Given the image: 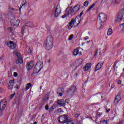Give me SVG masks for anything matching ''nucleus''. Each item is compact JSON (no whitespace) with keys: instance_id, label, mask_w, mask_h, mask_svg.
I'll return each instance as SVG.
<instances>
[{"instance_id":"nucleus-1","label":"nucleus","mask_w":124,"mask_h":124,"mask_svg":"<svg viewBox=\"0 0 124 124\" xmlns=\"http://www.w3.org/2000/svg\"><path fill=\"white\" fill-rule=\"evenodd\" d=\"M53 42H54L53 36L51 35L47 36L46 41L44 42L45 49L50 51L53 48Z\"/></svg>"},{"instance_id":"nucleus-2","label":"nucleus","mask_w":124,"mask_h":124,"mask_svg":"<svg viewBox=\"0 0 124 124\" xmlns=\"http://www.w3.org/2000/svg\"><path fill=\"white\" fill-rule=\"evenodd\" d=\"M98 18L100 21L99 24L98 25V29L102 30L105 22L107 21V15L105 13H101L99 14Z\"/></svg>"},{"instance_id":"nucleus-3","label":"nucleus","mask_w":124,"mask_h":124,"mask_svg":"<svg viewBox=\"0 0 124 124\" xmlns=\"http://www.w3.org/2000/svg\"><path fill=\"white\" fill-rule=\"evenodd\" d=\"M57 120L60 124H74V123L69 119L68 115H66L64 114L63 115H61L58 118Z\"/></svg>"},{"instance_id":"nucleus-4","label":"nucleus","mask_w":124,"mask_h":124,"mask_svg":"<svg viewBox=\"0 0 124 124\" xmlns=\"http://www.w3.org/2000/svg\"><path fill=\"white\" fill-rule=\"evenodd\" d=\"M69 8L71 16H73L74 15H75L79 10H80V8H81V5H80V4H77L74 7L72 8V6H71Z\"/></svg>"},{"instance_id":"nucleus-5","label":"nucleus","mask_w":124,"mask_h":124,"mask_svg":"<svg viewBox=\"0 0 124 124\" xmlns=\"http://www.w3.org/2000/svg\"><path fill=\"white\" fill-rule=\"evenodd\" d=\"M42 68H43V62L41 61H39L35 64L33 70L36 74H38L41 71Z\"/></svg>"},{"instance_id":"nucleus-6","label":"nucleus","mask_w":124,"mask_h":124,"mask_svg":"<svg viewBox=\"0 0 124 124\" xmlns=\"http://www.w3.org/2000/svg\"><path fill=\"white\" fill-rule=\"evenodd\" d=\"M124 8L121 9L118 14L117 15V16L115 19V22L117 23H120L122 20H123V18L124 17Z\"/></svg>"},{"instance_id":"nucleus-7","label":"nucleus","mask_w":124,"mask_h":124,"mask_svg":"<svg viewBox=\"0 0 124 124\" xmlns=\"http://www.w3.org/2000/svg\"><path fill=\"white\" fill-rule=\"evenodd\" d=\"M6 101L3 100L0 102V116H1L3 114V111L5 107H6V104H5Z\"/></svg>"},{"instance_id":"nucleus-8","label":"nucleus","mask_w":124,"mask_h":124,"mask_svg":"<svg viewBox=\"0 0 124 124\" xmlns=\"http://www.w3.org/2000/svg\"><path fill=\"white\" fill-rule=\"evenodd\" d=\"M5 44L7 47H9L11 50H14L17 46V44L15 43L13 41L6 42Z\"/></svg>"},{"instance_id":"nucleus-9","label":"nucleus","mask_w":124,"mask_h":124,"mask_svg":"<svg viewBox=\"0 0 124 124\" xmlns=\"http://www.w3.org/2000/svg\"><path fill=\"white\" fill-rule=\"evenodd\" d=\"M61 13H62V8L59 7V5H58L54 11V18H58L61 15Z\"/></svg>"},{"instance_id":"nucleus-10","label":"nucleus","mask_w":124,"mask_h":124,"mask_svg":"<svg viewBox=\"0 0 124 124\" xmlns=\"http://www.w3.org/2000/svg\"><path fill=\"white\" fill-rule=\"evenodd\" d=\"M10 23L11 26H13V27H19V24H20V20H19V19L15 20V17H14L11 20Z\"/></svg>"},{"instance_id":"nucleus-11","label":"nucleus","mask_w":124,"mask_h":124,"mask_svg":"<svg viewBox=\"0 0 124 124\" xmlns=\"http://www.w3.org/2000/svg\"><path fill=\"white\" fill-rule=\"evenodd\" d=\"M33 65H34V61H31L30 62L27 63L26 65V68L28 70V71H30L31 69L33 67Z\"/></svg>"},{"instance_id":"nucleus-12","label":"nucleus","mask_w":124,"mask_h":124,"mask_svg":"<svg viewBox=\"0 0 124 124\" xmlns=\"http://www.w3.org/2000/svg\"><path fill=\"white\" fill-rule=\"evenodd\" d=\"M77 90V89L76 88V86L73 85L68 90L67 93H69L70 94H73V93H75Z\"/></svg>"},{"instance_id":"nucleus-13","label":"nucleus","mask_w":124,"mask_h":124,"mask_svg":"<svg viewBox=\"0 0 124 124\" xmlns=\"http://www.w3.org/2000/svg\"><path fill=\"white\" fill-rule=\"evenodd\" d=\"M122 99V96L121 95V94H119L115 97V99L114 100V103L115 104V105H117L119 102H120V101Z\"/></svg>"},{"instance_id":"nucleus-14","label":"nucleus","mask_w":124,"mask_h":124,"mask_svg":"<svg viewBox=\"0 0 124 124\" xmlns=\"http://www.w3.org/2000/svg\"><path fill=\"white\" fill-rule=\"evenodd\" d=\"M57 103L58 104V105L61 107H64V106H65L66 104L64 102V100H63V99H61V100H59L57 101Z\"/></svg>"},{"instance_id":"nucleus-15","label":"nucleus","mask_w":124,"mask_h":124,"mask_svg":"<svg viewBox=\"0 0 124 124\" xmlns=\"http://www.w3.org/2000/svg\"><path fill=\"white\" fill-rule=\"evenodd\" d=\"M83 63V59L79 58L77 60L74 62V65H77L78 66H80Z\"/></svg>"},{"instance_id":"nucleus-16","label":"nucleus","mask_w":124,"mask_h":124,"mask_svg":"<svg viewBox=\"0 0 124 124\" xmlns=\"http://www.w3.org/2000/svg\"><path fill=\"white\" fill-rule=\"evenodd\" d=\"M75 22H76V19L72 18L71 21L69 23V26L68 27V29L71 30V28H73V26H72V25H74V23Z\"/></svg>"},{"instance_id":"nucleus-17","label":"nucleus","mask_w":124,"mask_h":124,"mask_svg":"<svg viewBox=\"0 0 124 124\" xmlns=\"http://www.w3.org/2000/svg\"><path fill=\"white\" fill-rule=\"evenodd\" d=\"M91 67H92V63H88L85 65L83 69L84 71H88V70L91 69Z\"/></svg>"},{"instance_id":"nucleus-18","label":"nucleus","mask_w":124,"mask_h":124,"mask_svg":"<svg viewBox=\"0 0 124 124\" xmlns=\"http://www.w3.org/2000/svg\"><path fill=\"white\" fill-rule=\"evenodd\" d=\"M103 66V63L101 62L98 63L96 65L94 71H97V70H99V69H100Z\"/></svg>"},{"instance_id":"nucleus-19","label":"nucleus","mask_w":124,"mask_h":124,"mask_svg":"<svg viewBox=\"0 0 124 124\" xmlns=\"http://www.w3.org/2000/svg\"><path fill=\"white\" fill-rule=\"evenodd\" d=\"M26 27H29V28H33V23L31 22H27L25 24Z\"/></svg>"},{"instance_id":"nucleus-20","label":"nucleus","mask_w":124,"mask_h":124,"mask_svg":"<svg viewBox=\"0 0 124 124\" xmlns=\"http://www.w3.org/2000/svg\"><path fill=\"white\" fill-rule=\"evenodd\" d=\"M48 99H49V93L45 95V96L43 98V102H46Z\"/></svg>"},{"instance_id":"nucleus-21","label":"nucleus","mask_w":124,"mask_h":124,"mask_svg":"<svg viewBox=\"0 0 124 124\" xmlns=\"http://www.w3.org/2000/svg\"><path fill=\"white\" fill-rule=\"evenodd\" d=\"M16 62L17 64H18L19 63H23V61L22 57H20L19 58H18V59L16 60Z\"/></svg>"},{"instance_id":"nucleus-22","label":"nucleus","mask_w":124,"mask_h":124,"mask_svg":"<svg viewBox=\"0 0 124 124\" xmlns=\"http://www.w3.org/2000/svg\"><path fill=\"white\" fill-rule=\"evenodd\" d=\"M98 124H108V122L106 120H102L98 122Z\"/></svg>"},{"instance_id":"nucleus-23","label":"nucleus","mask_w":124,"mask_h":124,"mask_svg":"<svg viewBox=\"0 0 124 124\" xmlns=\"http://www.w3.org/2000/svg\"><path fill=\"white\" fill-rule=\"evenodd\" d=\"M14 55H16V57H17V59H19V58H21V53L18 52L16 51H14Z\"/></svg>"},{"instance_id":"nucleus-24","label":"nucleus","mask_w":124,"mask_h":124,"mask_svg":"<svg viewBox=\"0 0 124 124\" xmlns=\"http://www.w3.org/2000/svg\"><path fill=\"white\" fill-rule=\"evenodd\" d=\"M97 1H96L95 3H93L90 7L87 10V12H89V11H91L92 10V8H93L94 6H95V4H96Z\"/></svg>"},{"instance_id":"nucleus-25","label":"nucleus","mask_w":124,"mask_h":124,"mask_svg":"<svg viewBox=\"0 0 124 124\" xmlns=\"http://www.w3.org/2000/svg\"><path fill=\"white\" fill-rule=\"evenodd\" d=\"M69 11H70V8H67L65 11V15H66L67 16H68L70 14V12L69 13Z\"/></svg>"},{"instance_id":"nucleus-26","label":"nucleus","mask_w":124,"mask_h":124,"mask_svg":"<svg viewBox=\"0 0 124 124\" xmlns=\"http://www.w3.org/2000/svg\"><path fill=\"white\" fill-rule=\"evenodd\" d=\"M78 18H80V20H78V23L77 24V25L76 26V27H78V26L79 25V24H80V22H81V17H80V16H77L75 19L76 20H77V19H78Z\"/></svg>"},{"instance_id":"nucleus-27","label":"nucleus","mask_w":124,"mask_h":124,"mask_svg":"<svg viewBox=\"0 0 124 124\" xmlns=\"http://www.w3.org/2000/svg\"><path fill=\"white\" fill-rule=\"evenodd\" d=\"M112 33H113V30H112V29L111 28L108 29V33H107L108 35H111Z\"/></svg>"},{"instance_id":"nucleus-28","label":"nucleus","mask_w":124,"mask_h":124,"mask_svg":"<svg viewBox=\"0 0 124 124\" xmlns=\"http://www.w3.org/2000/svg\"><path fill=\"white\" fill-rule=\"evenodd\" d=\"M78 53H79V50L77 49H75V50H74L73 54L74 56H77Z\"/></svg>"},{"instance_id":"nucleus-29","label":"nucleus","mask_w":124,"mask_h":124,"mask_svg":"<svg viewBox=\"0 0 124 124\" xmlns=\"http://www.w3.org/2000/svg\"><path fill=\"white\" fill-rule=\"evenodd\" d=\"M31 83H28L27 84V86H26V91H28V90H29L31 88Z\"/></svg>"},{"instance_id":"nucleus-30","label":"nucleus","mask_w":124,"mask_h":124,"mask_svg":"<svg viewBox=\"0 0 124 124\" xmlns=\"http://www.w3.org/2000/svg\"><path fill=\"white\" fill-rule=\"evenodd\" d=\"M112 2L114 4H119L121 2V0H113Z\"/></svg>"},{"instance_id":"nucleus-31","label":"nucleus","mask_w":124,"mask_h":124,"mask_svg":"<svg viewBox=\"0 0 124 124\" xmlns=\"http://www.w3.org/2000/svg\"><path fill=\"white\" fill-rule=\"evenodd\" d=\"M83 5L84 6L87 7V6L89 5V1L88 0L85 1L83 3Z\"/></svg>"},{"instance_id":"nucleus-32","label":"nucleus","mask_w":124,"mask_h":124,"mask_svg":"<svg viewBox=\"0 0 124 124\" xmlns=\"http://www.w3.org/2000/svg\"><path fill=\"white\" fill-rule=\"evenodd\" d=\"M28 14L30 16H31V15H33V11H32V10H29V12H28Z\"/></svg>"},{"instance_id":"nucleus-33","label":"nucleus","mask_w":124,"mask_h":124,"mask_svg":"<svg viewBox=\"0 0 124 124\" xmlns=\"http://www.w3.org/2000/svg\"><path fill=\"white\" fill-rule=\"evenodd\" d=\"M8 88L9 90H12V89H13V84L8 85Z\"/></svg>"},{"instance_id":"nucleus-34","label":"nucleus","mask_w":124,"mask_h":124,"mask_svg":"<svg viewBox=\"0 0 124 124\" xmlns=\"http://www.w3.org/2000/svg\"><path fill=\"white\" fill-rule=\"evenodd\" d=\"M27 5V3L25 2L24 3L22 4V6L20 5L19 8V12H21V8H22V6H26Z\"/></svg>"},{"instance_id":"nucleus-35","label":"nucleus","mask_w":124,"mask_h":124,"mask_svg":"<svg viewBox=\"0 0 124 124\" xmlns=\"http://www.w3.org/2000/svg\"><path fill=\"white\" fill-rule=\"evenodd\" d=\"M74 36V35L73 34L70 35L68 38V40H72V38H73Z\"/></svg>"},{"instance_id":"nucleus-36","label":"nucleus","mask_w":124,"mask_h":124,"mask_svg":"<svg viewBox=\"0 0 124 124\" xmlns=\"http://www.w3.org/2000/svg\"><path fill=\"white\" fill-rule=\"evenodd\" d=\"M27 51L29 54H31V53H32V51L31 49V48H28Z\"/></svg>"},{"instance_id":"nucleus-37","label":"nucleus","mask_w":124,"mask_h":124,"mask_svg":"<svg viewBox=\"0 0 124 124\" xmlns=\"http://www.w3.org/2000/svg\"><path fill=\"white\" fill-rule=\"evenodd\" d=\"M10 85H14V80H10L9 81Z\"/></svg>"},{"instance_id":"nucleus-38","label":"nucleus","mask_w":124,"mask_h":124,"mask_svg":"<svg viewBox=\"0 0 124 124\" xmlns=\"http://www.w3.org/2000/svg\"><path fill=\"white\" fill-rule=\"evenodd\" d=\"M57 112L58 113H62V109L61 108H60L57 110Z\"/></svg>"},{"instance_id":"nucleus-39","label":"nucleus","mask_w":124,"mask_h":124,"mask_svg":"<svg viewBox=\"0 0 124 124\" xmlns=\"http://www.w3.org/2000/svg\"><path fill=\"white\" fill-rule=\"evenodd\" d=\"M15 95V92H14V93L13 94H12L10 96V99H12V98H13V97H14V96Z\"/></svg>"},{"instance_id":"nucleus-40","label":"nucleus","mask_w":124,"mask_h":124,"mask_svg":"<svg viewBox=\"0 0 124 124\" xmlns=\"http://www.w3.org/2000/svg\"><path fill=\"white\" fill-rule=\"evenodd\" d=\"M54 109V108L51 107V108L49 109V113L53 112Z\"/></svg>"},{"instance_id":"nucleus-41","label":"nucleus","mask_w":124,"mask_h":124,"mask_svg":"<svg viewBox=\"0 0 124 124\" xmlns=\"http://www.w3.org/2000/svg\"><path fill=\"white\" fill-rule=\"evenodd\" d=\"M45 109L46 110H49V105H48V104H47L46 106H45Z\"/></svg>"},{"instance_id":"nucleus-42","label":"nucleus","mask_w":124,"mask_h":124,"mask_svg":"<svg viewBox=\"0 0 124 124\" xmlns=\"http://www.w3.org/2000/svg\"><path fill=\"white\" fill-rule=\"evenodd\" d=\"M8 30L10 31V32H11V33L13 31V29L11 27H10Z\"/></svg>"},{"instance_id":"nucleus-43","label":"nucleus","mask_w":124,"mask_h":124,"mask_svg":"<svg viewBox=\"0 0 124 124\" xmlns=\"http://www.w3.org/2000/svg\"><path fill=\"white\" fill-rule=\"evenodd\" d=\"M52 108L54 109H56V108H57V105H56V104H53Z\"/></svg>"},{"instance_id":"nucleus-44","label":"nucleus","mask_w":124,"mask_h":124,"mask_svg":"<svg viewBox=\"0 0 124 124\" xmlns=\"http://www.w3.org/2000/svg\"><path fill=\"white\" fill-rule=\"evenodd\" d=\"M124 124V120H120L119 122L118 123V124Z\"/></svg>"},{"instance_id":"nucleus-45","label":"nucleus","mask_w":124,"mask_h":124,"mask_svg":"<svg viewBox=\"0 0 124 124\" xmlns=\"http://www.w3.org/2000/svg\"><path fill=\"white\" fill-rule=\"evenodd\" d=\"M64 102L68 104L69 103V99H65Z\"/></svg>"},{"instance_id":"nucleus-46","label":"nucleus","mask_w":124,"mask_h":124,"mask_svg":"<svg viewBox=\"0 0 124 124\" xmlns=\"http://www.w3.org/2000/svg\"><path fill=\"white\" fill-rule=\"evenodd\" d=\"M35 72L33 70V72L31 74V76L32 77H33V76H34V74H35Z\"/></svg>"},{"instance_id":"nucleus-47","label":"nucleus","mask_w":124,"mask_h":124,"mask_svg":"<svg viewBox=\"0 0 124 124\" xmlns=\"http://www.w3.org/2000/svg\"><path fill=\"white\" fill-rule=\"evenodd\" d=\"M45 104L44 103V102L42 103L41 104V106H40V108H42V107H43V106H44Z\"/></svg>"},{"instance_id":"nucleus-48","label":"nucleus","mask_w":124,"mask_h":124,"mask_svg":"<svg viewBox=\"0 0 124 124\" xmlns=\"http://www.w3.org/2000/svg\"><path fill=\"white\" fill-rule=\"evenodd\" d=\"M45 104L44 103V102L42 103L41 104V106H40V108H42V107H43V106H44Z\"/></svg>"},{"instance_id":"nucleus-49","label":"nucleus","mask_w":124,"mask_h":124,"mask_svg":"<svg viewBox=\"0 0 124 124\" xmlns=\"http://www.w3.org/2000/svg\"><path fill=\"white\" fill-rule=\"evenodd\" d=\"M117 84H118V85H121V84H122V81H121V80L119 79L117 81Z\"/></svg>"},{"instance_id":"nucleus-50","label":"nucleus","mask_w":124,"mask_h":124,"mask_svg":"<svg viewBox=\"0 0 124 124\" xmlns=\"http://www.w3.org/2000/svg\"><path fill=\"white\" fill-rule=\"evenodd\" d=\"M14 77H17L18 76V73L16 72L14 73Z\"/></svg>"},{"instance_id":"nucleus-51","label":"nucleus","mask_w":124,"mask_h":124,"mask_svg":"<svg viewBox=\"0 0 124 124\" xmlns=\"http://www.w3.org/2000/svg\"><path fill=\"white\" fill-rule=\"evenodd\" d=\"M83 14H84V11H82L79 14V17H82V15H83Z\"/></svg>"},{"instance_id":"nucleus-52","label":"nucleus","mask_w":124,"mask_h":124,"mask_svg":"<svg viewBox=\"0 0 124 124\" xmlns=\"http://www.w3.org/2000/svg\"><path fill=\"white\" fill-rule=\"evenodd\" d=\"M97 115H98V116H101V115H102V113H100L99 112H97Z\"/></svg>"},{"instance_id":"nucleus-53","label":"nucleus","mask_w":124,"mask_h":124,"mask_svg":"<svg viewBox=\"0 0 124 124\" xmlns=\"http://www.w3.org/2000/svg\"><path fill=\"white\" fill-rule=\"evenodd\" d=\"M65 17H67V16L66 15H65V14H64V15H63L62 16V19H64V18H65Z\"/></svg>"},{"instance_id":"nucleus-54","label":"nucleus","mask_w":124,"mask_h":124,"mask_svg":"<svg viewBox=\"0 0 124 124\" xmlns=\"http://www.w3.org/2000/svg\"><path fill=\"white\" fill-rule=\"evenodd\" d=\"M79 116H80V114H78V113H77V114H75V117L78 118V117H79Z\"/></svg>"},{"instance_id":"nucleus-55","label":"nucleus","mask_w":124,"mask_h":124,"mask_svg":"<svg viewBox=\"0 0 124 124\" xmlns=\"http://www.w3.org/2000/svg\"><path fill=\"white\" fill-rule=\"evenodd\" d=\"M111 110V109L110 108H108V109H107L106 112V113H109V112H110V111Z\"/></svg>"},{"instance_id":"nucleus-56","label":"nucleus","mask_w":124,"mask_h":124,"mask_svg":"<svg viewBox=\"0 0 124 124\" xmlns=\"http://www.w3.org/2000/svg\"><path fill=\"white\" fill-rule=\"evenodd\" d=\"M26 27L25 26V24H24V26L22 27V31H25V27Z\"/></svg>"},{"instance_id":"nucleus-57","label":"nucleus","mask_w":124,"mask_h":124,"mask_svg":"<svg viewBox=\"0 0 124 124\" xmlns=\"http://www.w3.org/2000/svg\"><path fill=\"white\" fill-rule=\"evenodd\" d=\"M97 53H98V51H97V50H96L95 51L94 56H96V55H97Z\"/></svg>"},{"instance_id":"nucleus-58","label":"nucleus","mask_w":124,"mask_h":124,"mask_svg":"<svg viewBox=\"0 0 124 124\" xmlns=\"http://www.w3.org/2000/svg\"><path fill=\"white\" fill-rule=\"evenodd\" d=\"M115 88V84H113L111 86V89H114Z\"/></svg>"},{"instance_id":"nucleus-59","label":"nucleus","mask_w":124,"mask_h":124,"mask_svg":"<svg viewBox=\"0 0 124 124\" xmlns=\"http://www.w3.org/2000/svg\"><path fill=\"white\" fill-rule=\"evenodd\" d=\"M75 76L76 78H77V77L78 76V73H76L75 74Z\"/></svg>"},{"instance_id":"nucleus-60","label":"nucleus","mask_w":124,"mask_h":124,"mask_svg":"<svg viewBox=\"0 0 124 124\" xmlns=\"http://www.w3.org/2000/svg\"><path fill=\"white\" fill-rule=\"evenodd\" d=\"M91 105H97V103H93V104H91Z\"/></svg>"},{"instance_id":"nucleus-61","label":"nucleus","mask_w":124,"mask_h":124,"mask_svg":"<svg viewBox=\"0 0 124 124\" xmlns=\"http://www.w3.org/2000/svg\"><path fill=\"white\" fill-rule=\"evenodd\" d=\"M61 92H62V93H63V90H64V89H63V88H61Z\"/></svg>"},{"instance_id":"nucleus-62","label":"nucleus","mask_w":124,"mask_h":124,"mask_svg":"<svg viewBox=\"0 0 124 124\" xmlns=\"http://www.w3.org/2000/svg\"><path fill=\"white\" fill-rule=\"evenodd\" d=\"M59 95H60V96H62V93H59Z\"/></svg>"},{"instance_id":"nucleus-63","label":"nucleus","mask_w":124,"mask_h":124,"mask_svg":"<svg viewBox=\"0 0 124 124\" xmlns=\"http://www.w3.org/2000/svg\"><path fill=\"white\" fill-rule=\"evenodd\" d=\"M87 39H89V37L88 36L85 37V40H87Z\"/></svg>"},{"instance_id":"nucleus-64","label":"nucleus","mask_w":124,"mask_h":124,"mask_svg":"<svg viewBox=\"0 0 124 124\" xmlns=\"http://www.w3.org/2000/svg\"><path fill=\"white\" fill-rule=\"evenodd\" d=\"M122 75H123V76H124V68L123 69V73L122 74Z\"/></svg>"}]
</instances>
